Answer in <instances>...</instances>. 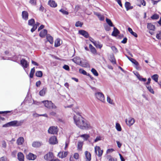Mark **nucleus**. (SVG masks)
<instances>
[{
	"label": "nucleus",
	"mask_w": 161,
	"mask_h": 161,
	"mask_svg": "<svg viewBox=\"0 0 161 161\" xmlns=\"http://www.w3.org/2000/svg\"><path fill=\"white\" fill-rule=\"evenodd\" d=\"M74 120L76 126L81 129L88 130L92 128L89 122L79 114L74 116Z\"/></svg>",
	"instance_id": "obj_1"
},
{
	"label": "nucleus",
	"mask_w": 161,
	"mask_h": 161,
	"mask_svg": "<svg viewBox=\"0 0 161 161\" xmlns=\"http://www.w3.org/2000/svg\"><path fill=\"white\" fill-rule=\"evenodd\" d=\"M22 122L17 120L11 121L3 125V127H7L10 126H17L21 125Z\"/></svg>",
	"instance_id": "obj_2"
},
{
	"label": "nucleus",
	"mask_w": 161,
	"mask_h": 161,
	"mask_svg": "<svg viewBox=\"0 0 161 161\" xmlns=\"http://www.w3.org/2000/svg\"><path fill=\"white\" fill-rule=\"evenodd\" d=\"M45 106L48 108L54 109L57 108L56 106L51 101L48 100L43 101L42 102Z\"/></svg>",
	"instance_id": "obj_3"
},
{
	"label": "nucleus",
	"mask_w": 161,
	"mask_h": 161,
	"mask_svg": "<svg viewBox=\"0 0 161 161\" xmlns=\"http://www.w3.org/2000/svg\"><path fill=\"white\" fill-rule=\"evenodd\" d=\"M58 130L57 126H52L49 128L48 130V133L52 134H57Z\"/></svg>",
	"instance_id": "obj_4"
},
{
	"label": "nucleus",
	"mask_w": 161,
	"mask_h": 161,
	"mask_svg": "<svg viewBox=\"0 0 161 161\" xmlns=\"http://www.w3.org/2000/svg\"><path fill=\"white\" fill-rule=\"evenodd\" d=\"M95 96L96 98L101 102L103 103L105 102L104 96L102 93L100 92L96 93Z\"/></svg>",
	"instance_id": "obj_5"
},
{
	"label": "nucleus",
	"mask_w": 161,
	"mask_h": 161,
	"mask_svg": "<svg viewBox=\"0 0 161 161\" xmlns=\"http://www.w3.org/2000/svg\"><path fill=\"white\" fill-rule=\"evenodd\" d=\"M72 60L76 64L81 66L82 67L86 66V64H83L82 63V61L81 60L80 58L78 57H75L72 59Z\"/></svg>",
	"instance_id": "obj_6"
},
{
	"label": "nucleus",
	"mask_w": 161,
	"mask_h": 161,
	"mask_svg": "<svg viewBox=\"0 0 161 161\" xmlns=\"http://www.w3.org/2000/svg\"><path fill=\"white\" fill-rule=\"evenodd\" d=\"M49 142L50 144L52 145H54L58 143V141L56 137L55 136L51 137L49 139Z\"/></svg>",
	"instance_id": "obj_7"
},
{
	"label": "nucleus",
	"mask_w": 161,
	"mask_h": 161,
	"mask_svg": "<svg viewBox=\"0 0 161 161\" xmlns=\"http://www.w3.org/2000/svg\"><path fill=\"white\" fill-rule=\"evenodd\" d=\"M126 124L129 126L133 125L135 122V119L132 117L129 118L125 120Z\"/></svg>",
	"instance_id": "obj_8"
},
{
	"label": "nucleus",
	"mask_w": 161,
	"mask_h": 161,
	"mask_svg": "<svg viewBox=\"0 0 161 161\" xmlns=\"http://www.w3.org/2000/svg\"><path fill=\"white\" fill-rule=\"evenodd\" d=\"M53 157L54 156L53 153L50 152H49L44 156V159L47 160L53 159Z\"/></svg>",
	"instance_id": "obj_9"
},
{
	"label": "nucleus",
	"mask_w": 161,
	"mask_h": 161,
	"mask_svg": "<svg viewBox=\"0 0 161 161\" xmlns=\"http://www.w3.org/2000/svg\"><path fill=\"white\" fill-rule=\"evenodd\" d=\"M79 33L80 34L86 38H88L89 37V35L88 33L84 30H79Z\"/></svg>",
	"instance_id": "obj_10"
},
{
	"label": "nucleus",
	"mask_w": 161,
	"mask_h": 161,
	"mask_svg": "<svg viewBox=\"0 0 161 161\" xmlns=\"http://www.w3.org/2000/svg\"><path fill=\"white\" fill-rule=\"evenodd\" d=\"M42 145V142L38 141H34L32 143V147L36 148L39 147Z\"/></svg>",
	"instance_id": "obj_11"
},
{
	"label": "nucleus",
	"mask_w": 161,
	"mask_h": 161,
	"mask_svg": "<svg viewBox=\"0 0 161 161\" xmlns=\"http://www.w3.org/2000/svg\"><path fill=\"white\" fill-rule=\"evenodd\" d=\"M25 141L24 138L22 137H19L16 141V143L18 145H23Z\"/></svg>",
	"instance_id": "obj_12"
},
{
	"label": "nucleus",
	"mask_w": 161,
	"mask_h": 161,
	"mask_svg": "<svg viewBox=\"0 0 161 161\" xmlns=\"http://www.w3.org/2000/svg\"><path fill=\"white\" fill-rule=\"evenodd\" d=\"M20 63L24 69L27 68L29 65L27 61L23 59L21 60Z\"/></svg>",
	"instance_id": "obj_13"
},
{
	"label": "nucleus",
	"mask_w": 161,
	"mask_h": 161,
	"mask_svg": "<svg viewBox=\"0 0 161 161\" xmlns=\"http://www.w3.org/2000/svg\"><path fill=\"white\" fill-rule=\"evenodd\" d=\"M22 18L24 20H26L28 19V13L27 11H24L22 13Z\"/></svg>",
	"instance_id": "obj_14"
},
{
	"label": "nucleus",
	"mask_w": 161,
	"mask_h": 161,
	"mask_svg": "<svg viewBox=\"0 0 161 161\" xmlns=\"http://www.w3.org/2000/svg\"><path fill=\"white\" fill-rule=\"evenodd\" d=\"M67 154V152H59L58 155L59 158H63L65 157Z\"/></svg>",
	"instance_id": "obj_15"
},
{
	"label": "nucleus",
	"mask_w": 161,
	"mask_h": 161,
	"mask_svg": "<svg viewBox=\"0 0 161 161\" xmlns=\"http://www.w3.org/2000/svg\"><path fill=\"white\" fill-rule=\"evenodd\" d=\"M36 158V155L31 153H30L27 156V158L30 160H34Z\"/></svg>",
	"instance_id": "obj_16"
},
{
	"label": "nucleus",
	"mask_w": 161,
	"mask_h": 161,
	"mask_svg": "<svg viewBox=\"0 0 161 161\" xmlns=\"http://www.w3.org/2000/svg\"><path fill=\"white\" fill-rule=\"evenodd\" d=\"M85 155L86 159V161H90L91 159V155L89 152H85Z\"/></svg>",
	"instance_id": "obj_17"
},
{
	"label": "nucleus",
	"mask_w": 161,
	"mask_h": 161,
	"mask_svg": "<svg viewBox=\"0 0 161 161\" xmlns=\"http://www.w3.org/2000/svg\"><path fill=\"white\" fill-rule=\"evenodd\" d=\"M147 28L150 31H154L155 30V26L154 25L151 23L147 24Z\"/></svg>",
	"instance_id": "obj_18"
},
{
	"label": "nucleus",
	"mask_w": 161,
	"mask_h": 161,
	"mask_svg": "<svg viewBox=\"0 0 161 161\" xmlns=\"http://www.w3.org/2000/svg\"><path fill=\"white\" fill-rule=\"evenodd\" d=\"M125 7L127 11L132 9L133 8V7L131 6L130 3L127 2L125 3Z\"/></svg>",
	"instance_id": "obj_19"
},
{
	"label": "nucleus",
	"mask_w": 161,
	"mask_h": 161,
	"mask_svg": "<svg viewBox=\"0 0 161 161\" xmlns=\"http://www.w3.org/2000/svg\"><path fill=\"white\" fill-rule=\"evenodd\" d=\"M18 158L19 161H24V157L23 154L20 152L18 154Z\"/></svg>",
	"instance_id": "obj_20"
},
{
	"label": "nucleus",
	"mask_w": 161,
	"mask_h": 161,
	"mask_svg": "<svg viewBox=\"0 0 161 161\" xmlns=\"http://www.w3.org/2000/svg\"><path fill=\"white\" fill-rule=\"evenodd\" d=\"M48 4L52 7L55 8L57 6V3L53 0H49L48 2Z\"/></svg>",
	"instance_id": "obj_21"
},
{
	"label": "nucleus",
	"mask_w": 161,
	"mask_h": 161,
	"mask_svg": "<svg viewBox=\"0 0 161 161\" xmlns=\"http://www.w3.org/2000/svg\"><path fill=\"white\" fill-rule=\"evenodd\" d=\"M47 30L44 29L41 31L39 34L40 36L41 37H44L47 33Z\"/></svg>",
	"instance_id": "obj_22"
},
{
	"label": "nucleus",
	"mask_w": 161,
	"mask_h": 161,
	"mask_svg": "<svg viewBox=\"0 0 161 161\" xmlns=\"http://www.w3.org/2000/svg\"><path fill=\"white\" fill-rule=\"evenodd\" d=\"M119 33V30L115 27L114 28V31H113L112 35L114 36H116Z\"/></svg>",
	"instance_id": "obj_23"
},
{
	"label": "nucleus",
	"mask_w": 161,
	"mask_h": 161,
	"mask_svg": "<svg viewBox=\"0 0 161 161\" xmlns=\"http://www.w3.org/2000/svg\"><path fill=\"white\" fill-rule=\"evenodd\" d=\"M89 48L91 52L94 54L96 53L97 51L94 47L91 44L89 45Z\"/></svg>",
	"instance_id": "obj_24"
},
{
	"label": "nucleus",
	"mask_w": 161,
	"mask_h": 161,
	"mask_svg": "<svg viewBox=\"0 0 161 161\" xmlns=\"http://www.w3.org/2000/svg\"><path fill=\"white\" fill-rule=\"evenodd\" d=\"M128 59L131 61L133 64H135V65H138L139 63H138L135 59H134L132 58H130V57L126 56Z\"/></svg>",
	"instance_id": "obj_25"
},
{
	"label": "nucleus",
	"mask_w": 161,
	"mask_h": 161,
	"mask_svg": "<svg viewBox=\"0 0 161 161\" xmlns=\"http://www.w3.org/2000/svg\"><path fill=\"white\" fill-rule=\"evenodd\" d=\"M47 39L50 44H52L53 43V38L52 36L48 35L47 36Z\"/></svg>",
	"instance_id": "obj_26"
},
{
	"label": "nucleus",
	"mask_w": 161,
	"mask_h": 161,
	"mask_svg": "<svg viewBox=\"0 0 161 161\" xmlns=\"http://www.w3.org/2000/svg\"><path fill=\"white\" fill-rule=\"evenodd\" d=\"M60 40L59 38H57L56 39L55 41L54 42V46L55 47H57L58 46H59L60 45Z\"/></svg>",
	"instance_id": "obj_27"
},
{
	"label": "nucleus",
	"mask_w": 161,
	"mask_h": 161,
	"mask_svg": "<svg viewBox=\"0 0 161 161\" xmlns=\"http://www.w3.org/2000/svg\"><path fill=\"white\" fill-rule=\"evenodd\" d=\"M128 31L133 36H134L135 37H137V34L136 33L133 32L132 31V29L130 28L129 27L128 28Z\"/></svg>",
	"instance_id": "obj_28"
},
{
	"label": "nucleus",
	"mask_w": 161,
	"mask_h": 161,
	"mask_svg": "<svg viewBox=\"0 0 161 161\" xmlns=\"http://www.w3.org/2000/svg\"><path fill=\"white\" fill-rule=\"evenodd\" d=\"M136 77H137L138 79L140 81H145L147 80L146 78H142L141 76H140V75L139 74V73H137V75H136Z\"/></svg>",
	"instance_id": "obj_29"
},
{
	"label": "nucleus",
	"mask_w": 161,
	"mask_h": 161,
	"mask_svg": "<svg viewBox=\"0 0 161 161\" xmlns=\"http://www.w3.org/2000/svg\"><path fill=\"white\" fill-rule=\"evenodd\" d=\"M80 136L83 138L84 140H87L90 137L89 135L87 134L81 135Z\"/></svg>",
	"instance_id": "obj_30"
},
{
	"label": "nucleus",
	"mask_w": 161,
	"mask_h": 161,
	"mask_svg": "<svg viewBox=\"0 0 161 161\" xmlns=\"http://www.w3.org/2000/svg\"><path fill=\"white\" fill-rule=\"evenodd\" d=\"M110 60L111 62L113 64H116V60L114 56L113 55H110Z\"/></svg>",
	"instance_id": "obj_31"
},
{
	"label": "nucleus",
	"mask_w": 161,
	"mask_h": 161,
	"mask_svg": "<svg viewBox=\"0 0 161 161\" xmlns=\"http://www.w3.org/2000/svg\"><path fill=\"white\" fill-rule=\"evenodd\" d=\"M94 45L97 48L100 49L102 47V45L100 44L98 42L96 41L95 42H94Z\"/></svg>",
	"instance_id": "obj_32"
},
{
	"label": "nucleus",
	"mask_w": 161,
	"mask_h": 161,
	"mask_svg": "<svg viewBox=\"0 0 161 161\" xmlns=\"http://www.w3.org/2000/svg\"><path fill=\"white\" fill-rule=\"evenodd\" d=\"M158 76L157 74H154L152 76V78L156 82H158Z\"/></svg>",
	"instance_id": "obj_33"
},
{
	"label": "nucleus",
	"mask_w": 161,
	"mask_h": 161,
	"mask_svg": "<svg viewBox=\"0 0 161 161\" xmlns=\"http://www.w3.org/2000/svg\"><path fill=\"white\" fill-rule=\"evenodd\" d=\"M46 88H43V89L41 90L39 92V95L41 96H43L44 95L45 93V92Z\"/></svg>",
	"instance_id": "obj_34"
},
{
	"label": "nucleus",
	"mask_w": 161,
	"mask_h": 161,
	"mask_svg": "<svg viewBox=\"0 0 161 161\" xmlns=\"http://www.w3.org/2000/svg\"><path fill=\"white\" fill-rule=\"evenodd\" d=\"M83 144V142H79L78 144L77 147L78 149L79 150H81Z\"/></svg>",
	"instance_id": "obj_35"
},
{
	"label": "nucleus",
	"mask_w": 161,
	"mask_h": 161,
	"mask_svg": "<svg viewBox=\"0 0 161 161\" xmlns=\"http://www.w3.org/2000/svg\"><path fill=\"white\" fill-rule=\"evenodd\" d=\"M35 72V68L34 67L31 69L30 74V77L32 78Z\"/></svg>",
	"instance_id": "obj_36"
},
{
	"label": "nucleus",
	"mask_w": 161,
	"mask_h": 161,
	"mask_svg": "<svg viewBox=\"0 0 161 161\" xmlns=\"http://www.w3.org/2000/svg\"><path fill=\"white\" fill-rule=\"evenodd\" d=\"M35 23V20L34 19H32L28 20V24L29 25L33 26L34 24Z\"/></svg>",
	"instance_id": "obj_37"
},
{
	"label": "nucleus",
	"mask_w": 161,
	"mask_h": 161,
	"mask_svg": "<svg viewBox=\"0 0 161 161\" xmlns=\"http://www.w3.org/2000/svg\"><path fill=\"white\" fill-rule=\"evenodd\" d=\"M107 159L108 160V161H116V159H115L114 158L112 157L110 155L108 156Z\"/></svg>",
	"instance_id": "obj_38"
},
{
	"label": "nucleus",
	"mask_w": 161,
	"mask_h": 161,
	"mask_svg": "<svg viewBox=\"0 0 161 161\" xmlns=\"http://www.w3.org/2000/svg\"><path fill=\"white\" fill-rule=\"evenodd\" d=\"M36 75L38 77H42V71H39L36 72Z\"/></svg>",
	"instance_id": "obj_39"
},
{
	"label": "nucleus",
	"mask_w": 161,
	"mask_h": 161,
	"mask_svg": "<svg viewBox=\"0 0 161 161\" xmlns=\"http://www.w3.org/2000/svg\"><path fill=\"white\" fill-rule=\"evenodd\" d=\"M83 25V23L80 21H78L75 24V26L77 27H81Z\"/></svg>",
	"instance_id": "obj_40"
},
{
	"label": "nucleus",
	"mask_w": 161,
	"mask_h": 161,
	"mask_svg": "<svg viewBox=\"0 0 161 161\" xmlns=\"http://www.w3.org/2000/svg\"><path fill=\"white\" fill-rule=\"evenodd\" d=\"M106 21L107 23V24L110 26L113 27L114 26L113 23H112L111 20L110 19H108V18H106Z\"/></svg>",
	"instance_id": "obj_41"
},
{
	"label": "nucleus",
	"mask_w": 161,
	"mask_h": 161,
	"mask_svg": "<svg viewBox=\"0 0 161 161\" xmlns=\"http://www.w3.org/2000/svg\"><path fill=\"white\" fill-rule=\"evenodd\" d=\"M147 88V89L149 90V91L152 93L154 94V91L153 90V89L152 88L151 86H146Z\"/></svg>",
	"instance_id": "obj_42"
},
{
	"label": "nucleus",
	"mask_w": 161,
	"mask_h": 161,
	"mask_svg": "<svg viewBox=\"0 0 161 161\" xmlns=\"http://www.w3.org/2000/svg\"><path fill=\"white\" fill-rule=\"evenodd\" d=\"M116 130L119 131H120L121 130V128L119 124L118 123H116Z\"/></svg>",
	"instance_id": "obj_43"
},
{
	"label": "nucleus",
	"mask_w": 161,
	"mask_h": 161,
	"mask_svg": "<svg viewBox=\"0 0 161 161\" xmlns=\"http://www.w3.org/2000/svg\"><path fill=\"white\" fill-rule=\"evenodd\" d=\"M59 11L61 12L63 14L68 15L69 14V12L63 9L62 8L60 9L59 10Z\"/></svg>",
	"instance_id": "obj_44"
},
{
	"label": "nucleus",
	"mask_w": 161,
	"mask_h": 161,
	"mask_svg": "<svg viewBox=\"0 0 161 161\" xmlns=\"http://www.w3.org/2000/svg\"><path fill=\"white\" fill-rule=\"evenodd\" d=\"M91 71L92 73L96 76H97L98 75V73L96 70L94 68L91 69Z\"/></svg>",
	"instance_id": "obj_45"
},
{
	"label": "nucleus",
	"mask_w": 161,
	"mask_h": 161,
	"mask_svg": "<svg viewBox=\"0 0 161 161\" xmlns=\"http://www.w3.org/2000/svg\"><path fill=\"white\" fill-rule=\"evenodd\" d=\"M159 18V15L157 14H154L151 17V18L153 19H157Z\"/></svg>",
	"instance_id": "obj_46"
},
{
	"label": "nucleus",
	"mask_w": 161,
	"mask_h": 161,
	"mask_svg": "<svg viewBox=\"0 0 161 161\" xmlns=\"http://www.w3.org/2000/svg\"><path fill=\"white\" fill-rule=\"evenodd\" d=\"M79 72L84 75H87L86 72L84 70L82 69H80L79 70Z\"/></svg>",
	"instance_id": "obj_47"
},
{
	"label": "nucleus",
	"mask_w": 161,
	"mask_h": 161,
	"mask_svg": "<svg viewBox=\"0 0 161 161\" xmlns=\"http://www.w3.org/2000/svg\"><path fill=\"white\" fill-rule=\"evenodd\" d=\"M111 48L114 53H116L118 52V50L117 48L114 46L111 47Z\"/></svg>",
	"instance_id": "obj_48"
},
{
	"label": "nucleus",
	"mask_w": 161,
	"mask_h": 161,
	"mask_svg": "<svg viewBox=\"0 0 161 161\" xmlns=\"http://www.w3.org/2000/svg\"><path fill=\"white\" fill-rule=\"evenodd\" d=\"M29 2L32 5L35 6L36 4V0H30Z\"/></svg>",
	"instance_id": "obj_49"
},
{
	"label": "nucleus",
	"mask_w": 161,
	"mask_h": 161,
	"mask_svg": "<svg viewBox=\"0 0 161 161\" xmlns=\"http://www.w3.org/2000/svg\"><path fill=\"white\" fill-rule=\"evenodd\" d=\"M156 38L158 39H161V30L159 31V33H158L156 35Z\"/></svg>",
	"instance_id": "obj_50"
},
{
	"label": "nucleus",
	"mask_w": 161,
	"mask_h": 161,
	"mask_svg": "<svg viewBox=\"0 0 161 161\" xmlns=\"http://www.w3.org/2000/svg\"><path fill=\"white\" fill-rule=\"evenodd\" d=\"M100 20H104V16L103 15H101L99 14H97Z\"/></svg>",
	"instance_id": "obj_51"
},
{
	"label": "nucleus",
	"mask_w": 161,
	"mask_h": 161,
	"mask_svg": "<svg viewBox=\"0 0 161 161\" xmlns=\"http://www.w3.org/2000/svg\"><path fill=\"white\" fill-rule=\"evenodd\" d=\"M39 10L40 11L42 12H45L46 11L45 9L42 6V5H41L39 8Z\"/></svg>",
	"instance_id": "obj_52"
},
{
	"label": "nucleus",
	"mask_w": 161,
	"mask_h": 161,
	"mask_svg": "<svg viewBox=\"0 0 161 161\" xmlns=\"http://www.w3.org/2000/svg\"><path fill=\"white\" fill-rule=\"evenodd\" d=\"M95 153L99 157H101L103 153V152H95Z\"/></svg>",
	"instance_id": "obj_53"
},
{
	"label": "nucleus",
	"mask_w": 161,
	"mask_h": 161,
	"mask_svg": "<svg viewBox=\"0 0 161 161\" xmlns=\"http://www.w3.org/2000/svg\"><path fill=\"white\" fill-rule=\"evenodd\" d=\"M107 102L111 104H113V101L112 100L110 97H108L107 98Z\"/></svg>",
	"instance_id": "obj_54"
},
{
	"label": "nucleus",
	"mask_w": 161,
	"mask_h": 161,
	"mask_svg": "<svg viewBox=\"0 0 161 161\" xmlns=\"http://www.w3.org/2000/svg\"><path fill=\"white\" fill-rule=\"evenodd\" d=\"M95 151H103L101 150L99 146H96L95 147Z\"/></svg>",
	"instance_id": "obj_55"
},
{
	"label": "nucleus",
	"mask_w": 161,
	"mask_h": 161,
	"mask_svg": "<svg viewBox=\"0 0 161 161\" xmlns=\"http://www.w3.org/2000/svg\"><path fill=\"white\" fill-rule=\"evenodd\" d=\"M63 68L67 70H69V67L67 65H64L63 67Z\"/></svg>",
	"instance_id": "obj_56"
},
{
	"label": "nucleus",
	"mask_w": 161,
	"mask_h": 161,
	"mask_svg": "<svg viewBox=\"0 0 161 161\" xmlns=\"http://www.w3.org/2000/svg\"><path fill=\"white\" fill-rule=\"evenodd\" d=\"M101 140V137L100 136H97L94 140V142H96Z\"/></svg>",
	"instance_id": "obj_57"
},
{
	"label": "nucleus",
	"mask_w": 161,
	"mask_h": 161,
	"mask_svg": "<svg viewBox=\"0 0 161 161\" xmlns=\"http://www.w3.org/2000/svg\"><path fill=\"white\" fill-rule=\"evenodd\" d=\"M0 161H8L7 158L4 157H3L0 158Z\"/></svg>",
	"instance_id": "obj_58"
},
{
	"label": "nucleus",
	"mask_w": 161,
	"mask_h": 161,
	"mask_svg": "<svg viewBox=\"0 0 161 161\" xmlns=\"http://www.w3.org/2000/svg\"><path fill=\"white\" fill-rule=\"evenodd\" d=\"M56 113L55 112L52 111L49 113V115L50 116H55L56 115Z\"/></svg>",
	"instance_id": "obj_59"
},
{
	"label": "nucleus",
	"mask_w": 161,
	"mask_h": 161,
	"mask_svg": "<svg viewBox=\"0 0 161 161\" xmlns=\"http://www.w3.org/2000/svg\"><path fill=\"white\" fill-rule=\"evenodd\" d=\"M2 147H3L5 148L6 147V143L5 141H3L2 142Z\"/></svg>",
	"instance_id": "obj_60"
},
{
	"label": "nucleus",
	"mask_w": 161,
	"mask_h": 161,
	"mask_svg": "<svg viewBox=\"0 0 161 161\" xmlns=\"http://www.w3.org/2000/svg\"><path fill=\"white\" fill-rule=\"evenodd\" d=\"M74 157L75 159H78L79 157V155L78 153H75L74 155Z\"/></svg>",
	"instance_id": "obj_61"
},
{
	"label": "nucleus",
	"mask_w": 161,
	"mask_h": 161,
	"mask_svg": "<svg viewBox=\"0 0 161 161\" xmlns=\"http://www.w3.org/2000/svg\"><path fill=\"white\" fill-rule=\"evenodd\" d=\"M33 27L31 28V31L32 32H33L34 31H35L36 29H37L36 27V26H34V25H33Z\"/></svg>",
	"instance_id": "obj_62"
},
{
	"label": "nucleus",
	"mask_w": 161,
	"mask_h": 161,
	"mask_svg": "<svg viewBox=\"0 0 161 161\" xmlns=\"http://www.w3.org/2000/svg\"><path fill=\"white\" fill-rule=\"evenodd\" d=\"M127 38L126 37L124 38L123 40L121 41V43L123 44H125L126 43L127 41Z\"/></svg>",
	"instance_id": "obj_63"
},
{
	"label": "nucleus",
	"mask_w": 161,
	"mask_h": 161,
	"mask_svg": "<svg viewBox=\"0 0 161 161\" xmlns=\"http://www.w3.org/2000/svg\"><path fill=\"white\" fill-rule=\"evenodd\" d=\"M41 84V81L40 80H39L37 81L36 83V86L37 87H39Z\"/></svg>",
	"instance_id": "obj_64"
}]
</instances>
